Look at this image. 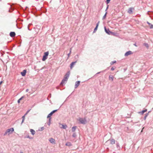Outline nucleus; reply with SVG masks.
<instances>
[{"label":"nucleus","instance_id":"9b49d317","mask_svg":"<svg viewBox=\"0 0 153 153\" xmlns=\"http://www.w3.org/2000/svg\"><path fill=\"white\" fill-rule=\"evenodd\" d=\"M76 61L75 62H72L70 65V68L71 69H72V68L73 67L74 65L75 64L76 62Z\"/></svg>","mask_w":153,"mask_h":153},{"label":"nucleus","instance_id":"f03ea898","mask_svg":"<svg viewBox=\"0 0 153 153\" xmlns=\"http://www.w3.org/2000/svg\"><path fill=\"white\" fill-rule=\"evenodd\" d=\"M78 120L81 124H85L86 122V120L85 118H79Z\"/></svg>","mask_w":153,"mask_h":153},{"label":"nucleus","instance_id":"c85d7f7f","mask_svg":"<svg viewBox=\"0 0 153 153\" xmlns=\"http://www.w3.org/2000/svg\"><path fill=\"white\" fill-rule=\"evenodd\" d=\"M71 48L70 49V53L68 54V57H69L70 55L71 54Z\"/></svg>","mask_w":153,"mask_h":153},{"label":"nucleus","instance_id":"a211bd4d","mask_svg":"<svg viewBox=\"0 0 153 153\" xmlns=\"http://www.w3.org/2000/svg\"><path fill=\"white\" fill-rule=\"evenodd\" d=\"M53 112H52V111L49 114H48V115L47 116V118H49V120H50L51 119V118L50 117H51L52 116V115L53 114Z\"/></svg>","mask_w":153,"mask_h":153},{"label":"nucleus","instance_id":"5701e85b","mask_svg":"<svg viewBox=\"0 0 153 153\" xmlns=\"http://www.w3.org/2000/svg\"><path fill=\"white\" fill-rule=\"evenodd\" d=\"M24 97V96H22L21 98H20L18 100V102L19 103L20 102V101L21 100H22L23 98Z\"/></svg>","mask_w":153,"mask_h":153},{"label":"nucleus","instance_id":"f257e3e1","mask_svg":"<svg viewBox=\"0 0 153 153\" xmlns=\"http://www.w3.org/2000/svg\"><path fill=\"white\" fill-rule=\"evenodd\" d=\"M14 131L13 128H10L7 129L4 134L3 135L5 136L6 135H9L10 134L12 133Z\"/></svg>","mask_w":153,"mask_h":153},{"label":"nucleus","instance_id":"6e6552de","mask_svg":"<svg viewBox=\"0 0 153 153\" xmlns=\"http://www.w3.org/2000/svg\"><path fill=\"white\" fill-rule=\"evenodd\" d=\"M80 81H77L76 82L75 85V88H76L80 84Z\"/></svg>","mask_w":153,"mask_h":153},{"label":"nucleus","instance_id":"72a5a7b5","mask_svg":"<svg viewBox=\"0 0 153 153\" xmlns=\"http://www.w3.org/2000/svg\"><path fill=\"white\" fill-rule=\"evenodd\" d=\"M29 111H30V110H28L27 111L25 115H26L27 114V113L29 112Z\"/></svg>","mask_w":153,"mask_h":153},{"label":"nucleus","instance_id":"a18cd8bd","mask_svg":"<svg viewBox=\"0 0 153 153\" xmlns=\"http://www.w3.org/2000/svg\"><path fill=\"white\" fill-rule=\"evenodd\" d=\"M134 46H137V45H136V43L134 44Z\"/></svg>","mask_w":153,"mask_h":153},{"label":"nucleus","instance_id":"393cba45","mask_svg":"<svg viewBox=\"0 0 153 153\" xmlns=\"http://www.w3.org/2000/svg\"><path fill=\"white\" fill-rule=\"evenodd\" d=\"M144 46H145L146 47L148 48L149 47V45L147 43H145L144 44Z\"/></svg>","mask_w":153,"mask_h":153},{"label":"nucleus","instance_id":"a878e982","mask_svg":"<svg viewBox=\"0 0 153 153\" xmlns=\"http://www.w3.org/2000/svg\"><path fill=\"white\" fill-rule=\"evenodd\" d=\"M106 14H107V12H106L105 13V14L103 16V17H102V19H105V18L106 16Z\"/></svg>","mask_w":153,"mask_h":153},{"label":"nucleus","instance_id":"7c9ffc66","mask_svg":"<svg viewBox=\"0 0 153 153\" xmlns=\"http://www.w3.org/2000/svg\"><path fill=\"white\" fill-rule=\"evenodd\" d=\"M57 111V110H53V111H52V112H53V114L56 111Z\"/></svg>","mask_w":153,"mask_h":153},{"label":"nucleus","instance_id":"473e14b6","mask_svg":"<svg viewBox=\"0 0 153 153\" xmlns=\"http://www.w3.org/2000/svg\"><path fill=\"white\" fill-rule=\"evenodd\" d=\"M150 25V27L151 28H153V25H152L151 24V25Z\"/></svg>","mask_w":153,"mask_h":153},{"label":"nucleus","instance_id":"49530a36","mask_svg":"<svg viewBox=\"0 0 153 153\" xmlns=\"http://www.w3.org/2000/svg\"><path fill=\"white\" fill-rule=\"evenodd\" d=\"M20 153H23V152H20Z\"/></svg>","mask_w":153,"mask_h":153},{"label":"nucleus","instance_id":"a19ab883","mask_svg":"<svg viewBox=\"0 0 153 153\" xmlns=\"http://www.w3.org/2000/svg\"><path fill=\"white\" fill-rule=\"evenodd\" d=\"M28 91H29V89H27L26 90V92H28Z\"/></svg>","mask_w":153,"mask_h":153},{"label":"nucleus","instance_id":"c9c22d12","mask_svg":"<svg viewBox=\"0 0 153 153\" xmlns=\"http://www.w3.org/2000/svg\"><path fill=\"white\" fill-rule=\"evenodd\" d=\"M25 116L26 115H24L23 116H22V119H25Z\"/></svg>","mask_w":153,"mask_h":153},{"label":"nucleus","instance_id":"0eeeda50","mask_svg":"<svg viewBox=\"0 0 153 153\" xmlns=\"http://www.w3.org/2000/svg\"><path fill=\"white\" fill-rule=\"evenodd\" d=\"M99 23H100V21H99L97 24L96 26V27H95V28H94V31H93L94 33H95L96 32V31H97V28L99 26Z\"/></svg>","mask_w":153,"mask_h":153},{"label":"nucleus","instance_id":"f3484780","mask_svg":"<svg viewBox=\"0 0 153 153\" xmlns=\"http://www.w3.org/2000/svg\"><path fill=\"white\" fill-rule=\"evenodd\" d=\"M65 145L68 146H72V144L71 142H67L65 144Z\"/></svg>","mask_w":153,"mask_h":153},{"label":"nucleus","instance_id":"bb28decb","mask_svg":"<svg viewBox=\"0 0 153 153\" xmlns=\"http://www.w3.org/2000/svg\"><path fill=\"white\" fill-rule=\"evenodd\" d=\"M117 148H118L119 149H120V147L119 144V143H117Z\"/></svg>","mask_w":153,"mask_h":153},{"label":"nucleus","instance_id":"f704fd0d","mask_svg":"<svg viewBox=\"0 0 153 153\" xmlns=\"http://www.w3.org/2000/svg\"><path fill=\"white\" fill-rule=\"evenodd\" d=\"M102 71H100V72H98V73H97L94 76H96L97 75V74H99Z\"/></svg>","mask_w":153,"mask_h":153},{"label":"nucleus","instance_id":"79ce46f5","mask_svg":"<svg viewBox=\"0 0 153 153\" xmlns=\"http://www.w3.org/2000/svg\"><path fill=\"white\" fill-rule=\"evenodd\" d=\"M41 128H42V130H43V129H44V127H42Z\"/></svg>","mask_w":153,"mask_h":153},{"label":"nucleus","instance_id":"c03bdc74","mask_svg":"<svg viewBox=\"0 0 153 153\" xmlns=\"http://www.w3.org/2000/svg\"><path fill=\"white\" fill-rule=\"evenodd\" d=\"M2 81H1L0 82V85L2 83Z\"/></svg>","mask_w":153,"mask_h":153},{"label":"nucleus","instance_id":"4468645a","mask_svg":"<svg viewBox=\"0 0 153 153\" xmlns=\"http://www.w3.org/2000/svg\"><path fill=\"white\" fill-rule=\"evenodd\" d=\"M110 143L111 144H114L115 143V140L114 139L109 140Z\"/></svg>","mask_w":153,"mask_h":153},{"label":"nucleus","instance_id":"cd10ccee","mask_svg":"<svg viewBox=\"0 0 153 153\" xmlns=\"http://www.w3.org/2000/svg\"><path fill=\"white\" fill-rule=\"evenodd\" d=\"M116 62V61H112L110 63V64L111 65H112L113 64L115 63Z\"/></svg>","mask_w":153,"mask_h":153},{"label":"nucleus","instance_id":"9d476101","mask_svg":"<svg viewBox=\"0 0 153 153\" xmlns=\"http://www.w3.org/2000/svg\"><path fill=\"white\" fill-rule=\"evenodd\" d=\"M134 9V8L132 7H130L129 8L128 10V12L130 14H131L132 13L133 10Z\"/></svg>","mask_w":153,"mask_h":153},{"label":"nucleus","instance_id":"7ed1b4c3","mask_svg":"<svg viewBox=\"0 0 153 153\" xmlns=\"http://www.w3.org/2000/svg\"><path fill=\"white\" fill-rule=\"evenodd\" d=\"M49 53L48 52H46L44 53V55L43 56L42 60L43 61H45L47 58L48 56Z\"/></svg>","mask_w":153,"mask_h":153},{"label":"nucleus","instance_id":"423d86ee","mask_svg":"<svg viewBox=\"0 0 153 153\" xmlns=\"http://www.w3.org/2000/svg\"><path fill=\"white\" fill-rule=\"evenodd\" d=\"M132 53V52L131 51H128L126 52L125 54V56H127Z\"/></svg>","mask_w":153,"mask_h":153},{"label":"nucleus","instance_id":"de8ad7c7","mask_svg":"<svg viewBox=\"0 0 153 153\" xmlns=\"http://www.w3.org/2000/svg\"><path fill=\"white\" fill-rule=\"evenodd\" d=\"M48 125H50V123H48Z\"/></svg>","mask_w":153,"mask_h":153},{"label":"nucleus","instance_id":"09e8293b","mask_svg":"<svg viewBox=\"0 0 153 153\" xmlns=\"http://www.w3.org/2000/svg\"><path fill=\"white\" fill-rule=\"evenodd\" d=\"M28 30H29V26H28Z\"/></svg>","mask_w":153,"mask_h":153},{"label":"nucleus","instance_id":"e433bc0d","mask_svg":"<svg viewBox=\"0 0 153 153\" xmlns=\"http://www.w3.org/2000/svg\"><path fill=\"white\" fill-rule=\"evenodd\" d=\"M115 68H114L113 67H112L111 69V70L112 71H113L114 70Z\"/></svg>","mask_w":153,"mask_h":153},{"label":"nucleus","instance_id":"ea45409f","mask_svg":"<svg viewBox=\"0 0 153 153\" xmlns=\"http://www.w3.org/2000/svg\"><path fill=\"white\" fill-rule=\"evenodd\" d=\"M147 23L149 25H151V24H150V23H149V22H147Z\"/></svg>","mask_w":153,"mask_h":153},{"label":"nucleus","instance_id":"6ab92c4d","mask_svg":"<svg viewBox=\"0 0 153 153\" xmlns=\"http://www.w3.org/2000/svg\"><path fill=\"white\" fill-rule=\"evenodd\" d=\"M109 79L110 80H111V81H113L114 79V77L112 75H110L109 77Z\"/></svg>","mask_w":153,"mask_h":153},{"label":"nucleus","instance_id":"4c0bfd02","mask_svg":"<svg viewBox=\"0 0 153 153\" xmlns=\"http://www.w3.org/2000/svg\"><path fill=\"white\" fill-rule=\"evenodd\" d=\"M27 138H29V139H32V137H30L29 136H28L27 137Z\"/></svg>","mask_w":153,"mask_h":153},{"label":"nucleus","instance_id":"c756f323","mask_svg":"<svg viewBox=\"0 0 153 153\" xmlns=\"http://www.w3.org/2000/svg\"><path fill=\"white\" fill-rule=\"evenodd\" d=\"M110 0H107L106 3L107 4H108Z\"/></svg>","mask_w":153,"mask_h":153},{"label":"nucleus","instance_id":"39448f33","mask_svg":"<svg viewBox=\"0 0 153 153\" xmlns=\"http://www.w3.org/2000/svg\"><path fill=\"white\" fill-rule=\"evenodd\" d=\"M104 29L105 32L108 34L110 35L112 33V32L110 31L109 29H107L105 27H104Z\"/></svg>","mask_w":153,"mask_h":153},{"label":"nucleus","instance_id":"2f4dec72","mask_svg":"<svg viewBox=\"0 0 153 153\" xmlns=\"http://www.w3.org/2000/svg\"><path fill=\"white\" fill-rule=\"evenodd\" d=\"M148 114H146V115L145 116V117H144V119L145 120L146 119V117L148 115Z\"/></svg>","mask_w":153,"mask_h":153},{"label":"nucleus","instance_id":"58836bf2","mask_svg":"<svg viewBox=\"0 0 153 153\" xmlns=\"http://www.w3.org/2000/svg\"><path fill=\"white\" fill-rule=\"evenodd\" d=\"M24 120H25V119H22V123H21V124H22L23 122H24Z\"/></svg>","mask_w":153,"mask_h":153},{"label":"nucleus","instance_id":"ddd939ff","mask_svg":"<svg viewBox=\"0 0 153 153\" xmlns=\"http://www.w3.org/2000/svg\"><path fill=\"white\" fill-rule=\"evenodd\" d=\"M26 73V70H24L22 72H21V74L22 76H25Z\"/></svg>","mask_w":153,"mask_h":153},{"label":"nucleus","instance_id":"412c9836","mask_svg":"<svg viewBox=\"0 0 153 153\" xmlns=\"http://www.w3.org/2000/svg\"><path fill=\"white\" fill-rule=\"evenodd\" d=\"M76 126H74L72 128V131L74 132L76 130Z\"/></svg>","mask_w":153,"mask_h":153},{"label":"nucleus","instance_id":"37998d69","mask_svg":"<svg viewBox=\"0 0 153 153\" xmlns=\"http://www.w3.org/2000/svg\"><path fill=\"white\" fill-rule=\"evenodd\" d=\"M108 6H107V8H106V10H107V9H108Z\"/></svg>","mask_w":153,"mask_h":153},{"label":"nucleus","instance_id":"aec40b11","mask_svg":"<svg viewBox=\"0 0 153 153\" xmlns=\"http://www.w3.org/2000/svg\"><path fill=\"white\" fill-rule=\"evenodd\" d=\"M30 131L33 135H34L35 133V131L33 129H30Z\"/></svg>","mask_w":153,"mask_h":153},{"label":"nucleus","instance_id":"f8f14e48","mask_svg":"<svg viewBox=\"0 0 153 153\" xmlns=\"http://www.w3.org/2000/svg\"><path fill=\"white\" fill-rule=\"evenodd\" d=\"M49 141L50 142V143H55V140L53 138H50L49 140Z\"/></svg>","mask_w":153,"mask_h":153},{"label":"nucleus","instance_id":"2eb2a0df","mask_svg":"<svg viewBox=\"0 0 153 153\" xmlns=\"http://www.w3.org/2000/svg\"><path fill=\"white\" fill-rule=\"evenodd\" d=\"M70 74V72L69 71H68L66 74L65 75V77H66V78H67L68 79L69 76Z\"/></svg>","mask_w":153,"mask_h":153},{"label":"nucleus","instance_id":"20e7f679","mask_svg":"<svg viewBox=\"0 0 153 153\" xmlns=\"http://www.w3.org/2000/svg\"><path fill=\"white\" fill-rule=\"evenodd\" d=\"M68 79L64 77L63 79L62 80L61 82L60 83V85H63L65 84L66 82H67Z\"/></svg>","mask_w":153,"mask_h":153},{"label":"nucleus","instance_id":"dca6fc26","mask_svg":"<svg viewBox=\"0 0 153 153\" xmlns=\"http://www.w3.org/2000/svg\"><path fill=\"white\" fill-rule=\"evenodd\" d=\"M67 127V126L65 124V125H62V127H61L60 128H63L64 129H66Z\"/></svg>","mask_w":153,"mask_h":153},{"label":"nucleus","instance_id":"1a4fd4ad","mask_svg":"<svg viewBox=\"0 0 153 153\" xmlns=\"http://www.w3.org/2000/svg\"><path fill=\"white\" fill-rule=\"evenodd\" d=\"M15 33L14 32H11L10 33V36L11 37H14L15 36Z\"/></svg>","mask_w":153,"mask_h":153},{"label":"nucleus","instance_id":"4be33fe9","mask_svg":"<svg viewBox=\"0 0 153 153\" xmlns=\"http://www.w3.org/2000/svg\"><path fill=\"white\" fill-rule=\"evenodd\" d=\"M147 111V109H146L145 110H143L141 112H139V113H141V114H143L144 112H146Z\"/></svg>","mask_w":153,"mask_h":153},{"label":"nucleus","instance_id":"b1692460","mask_svg":"<svg viewBox=\"0 0 153 153\" xmlns=\"http://www.w3.org/2000/svg\"><path fill=\"white\" fill-rule=\"evenodd\" d=\"M76 135L75 133H74L72 135V137H76Z\"/></svg>","mask_w":153,"mask_h":153}]
</instances>
